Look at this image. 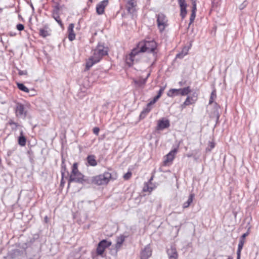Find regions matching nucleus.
<instances>
[{
	"instance_id": "nucleus-51",
	"label": "nucleus",
	"mask_w": 259,
	"mask_h": 259,
	"mask_svg": "<svg viewBox=\"0 0 259 259\" xmlns=\"http://www.w3.org/2000/svg\"><path fill=\"white\" fill-rule=\"evenodd\" d=\"M187 155V157H191L193 156L192 154H188Z\"/></svg>"
},
{
	"instance_id": "nucleus-11",
	"label": "nucleus",
	"mask_w": 259,
	"mask_h": 259,
	"mask_svg": "<svg viewBox=\"0 0 259 259\" xmlns=\"http://www.w3.org/2000/svg\"><path fill=\"white\" fill-rule=\"evenodd\" d=\"M169 126L170 123L169 120L162 118L158 120L156 128L158 131L163 130L164 128H168Z\"/></svg>"
},
{
	"instance_id": "nucleus-53",
	"label": "nucleus",
	"mask_w": 259,
	"mask_h": 259,
	"mask_svg": "<svg viewBox=\"0 0 259 259\" xmlns=\"http://www.w3.org/2000/svg\"><path fill=\"white\" fill-rule=\"evenodd\" d=\"M228 259H233V257L231 256H229L228 258Z\"/></svg>"
},
{
	"instance_id": "nucleus-19",
	"label": "nucleus",
	"mask_w": 259,
	"mask_h": 259,
	"mask_svg": "<svg viewBox=\"0 0 259 259\" xmlns=\"http://www.w3.org/2000/svg\"><path fill=\"white\" fill-rule=\"evenodd\" d=\"M87 160L88 164L91 166H95L97 165V162L94 155H88L87 157Z\"/></svg>"
},
{
	"instance_id": "nucleus-42",
	"label": "nucleus",
	"mask_w": 259,
	"mask_h": 259,
	"mask_svg": "<svg viewBox=\"0 0 259 259\" xmlns=\"http://www.w3.org/2000/svg\"><path fill=\"white\" fill-rule=\"evenodd\" d=\"M16 28L17 29L19 30V31H22L23 30H24V26L23 24H18L16 26Z\"/></svg>"
},
{
	"instance_id": "nucleus-5",
	"label": "nucleus",
	"mask_w": 259,
	"mask_h": 259,
	"mask_svg": "<svg viewBox=\"0 0 259 259\" xmlns=\"http://www.w3.org/2000/svg\"><path fill=\"white\" fill-rule=\"evenodd\" d=\"M108 49L103 45L99 44L96 48L94 50L92 55L96 61L99 62L104 56L107 55Z\"/></svg>"
},
{
	"instance_id": "nucleus-32",
	"label": "nucleus",
	"mask_w": 259,
	"mask_h": 259,
	"mask_svg": "<svg viewBox=\"0 0 259 259\" xmlns=\"http://www.w3.org/2000/svg\"><path fill=\"white\" fill-rule=\"evenodd\" d=\"M179 89H170L168 93L167 96L169 97H173L174 96H177L180 95Z\"/></svg>"
},
{
	"instance_id": "nucleus-24",
	"label": "nucleus",
	"mask_w": 259,
	"mask_h": 259,
	"mask_svg": "<svg viewBox=\"0 0 259 259\" xmlns=\"http://www.w3.org/2000/svg\"><path fill=\"white\" fill-rule=\"evenodd\" d=\"M194 196L195 195L194 193H192L189 195L187 201L183 204V207L184 208H188L190 205L193 202Z\"/></svg>"
},
{
	"instance_id": "nucleus-39",
	"label": "nucleus",
	"mask_w": 259,
	"mask_h": 259,
	"mask_svg": "<svg viewBox=\"0 0 259 259\" xmlns=\"http://www.w3.org/2000/svg\"><path fill=\"white\" fill-rule=\"evenodd\" d=\"M160 98L159 96L157 95L152 101L149 103V105H153L157 102V101Z\"/></svg>"
},
{
	"instance_id": "nucleus-29",
	"label": "nucleus",
	"mask_w": 259,
	"mask_h": 259,
	"mask_svg": "<svg viewBox=\"0 0 259 259\" xmlns=\"http://www.w3.org/2000/svg\"><path fill=\"white\" fill-rule=\"evenodd\" d=\"M8 124L11 126V129L13 131H16L17 128L20 126L18 123L14 122L12 119L9 120Z\"/></svg>"
},
{
	"instance_id": "nucleus-56",
	"label": "nucleus",
	"mask_w": 259,
	"mask_h": 259,
	"mask_svg": "<svg viewBox=\"0 0 259 259\" xmlns=\"http://www.w3.org/2000/svg\"><path fill=\"white\" fill-rule=\"evenodd\" d=\"M243 8H242V6H241V8H240V9H242Z\"/></svg>"
},
{
	"instance_id": "nucleus-33",
	"label": "nucleus",
	"mask_w": 259,
	"mask_h": 259,
	"mask_svg": "<svg viewBox=\"0 0 259 259\" xmlns=\"http://www.w3.org/2000/svg\"><path fill=\"white\" fill-rule=\"evenodd\" d=\"M186 8H187V6L180 7V9H181L180 16H181L182 19H184L186 16V14L187 13Z\"/></svg>"
},
{
	"instance_id": "nucleus-6",
	"label": "nucleus",
	"mask_w": 259,
	"mask_h": 259,
	"mask_svg": "<svg viewBox=\"0 0 259 259\" xmlns=\"http://www.w3.org/2000/svg\"><path fill=\"white\" fill-rule=\"evenodd\" d=\"M27 105H23L21 103H16L14 108L15 115L17 117L25 119L28 114V111L26 109Z\"/></svg>"
},
{
	"instance_id": "nucleus-13",
	"label": "nucleus",
	"mask_w": 259,
	"mask_h": 259,
	"mask_svg": "<svg viewBox=\"0 0 259 259\" xmlns=\"http://www.w3.org/2000/svg\"><path fill=\"white\" fill-rule=\"evenodd\" d=\"M152 249L149 245H146L140 252V255L145 259H148L152 255Z\"/></svg>"
},
{
	"instance_id": "nucleus-4",
	"label": "nucleus",
	"mask_w": 259,
	"mask_h": 259,
	"mask_svg": "<svg viewBox=\"0 0 259 259\" xmlns=\"http://www.w3.org/2000/svg\"><path fill=\"white\" fill-rule=\"evenodd\" d=\"M156 22L157 28L159 32H163L165 28L168 25V19L166 15L162 13H159L156 15Z\"/></svg>"
},
{
	"instance_id": "nucleus-9",
	"label": "nucleus",
	"mask_w": 259,
	"mask_h": 259,
	"mask_svg": "<svg viewBox=\"0 0 259 259\" xmlns=\"http://www.w3.org/2000/svg\"><path fill=\"white\" fill-rule=\"evenodd\" d=\"M60 7L59 5H56L52 11V17L57 22L61 28L63 27V24L59 16Z\"/></svg>"
},
{
	"instance_id": "nucleus-57",
	"label": "nucleus",
	"mask_w": 259,
	"mask_h": 259,
	"mask_svg": "<svg viewBox=\"0 0 259 259\" xmlns=\"http://www.w3.org/2000/svg\"><path fill=\"white\" fill-rule=\"evenodd\" d=\"M243 8H242V6H241V8H240V9H242Z\"/></svg>"
},
{
	"instance_id": "nucleus-20",
	"label": "nucleus",
	"mask_w": 259,
	"mask_h": 259,
	"mask_svg": "<svg viewBox=\"0 0 259 259\" xmlns=\"http://www.w3.org/2000/svg\"><path fill=\"white\" fill-rule=\"evenodd\" d=\"M99 62L92 56L86 62V70H89L95 64Z\"/></svg>"
},
{
	"instance_id": "nucleus-21",
	"label": "nucleus",
	"mask_w": 259,
	"mask_h": 259,
	"mask_svg": "<svg viewBox=\"0 0 259 259\" xmlns=\"http://www.w3.org/2000/svg\"><path fill=\"white\" fill-rule=\"evenodd\" d=\"M152 105H149V103L147 105V107L144 109L141 112V114L140 115V117L141 118H144L145 116L147 115L148 113L150 112V111L151 110Z\"/></svg>"
},
{
	"instance_id": "nucleus-49",
	"label": "nucleus",
	"mask_w": 259,
	"mask_h": 259,
	"mask_svg": "<svg viewBox=\"0 0 259 259\" xmlns=\"http://www.w3.org/2000/svg\"><path fill=\"white\" fill-rule=\"evenodd\" d=\"M209 146L210 148L209 149V151H210L212 149H213L214 147L215 144L213 142H210Z\"/></svg>"
},
{
	"instance_id": "nucleus-14",
	"label": "nucleus",
	"mask_w": 259,
	"mask_h": 259,
	"mask_svg": "<svg viewBox=\"0 0 259 259\" xmlns=\"http://www.w3.org/2000/svg\"><path fill=\"white\" fill-rule=\"evenodd\" d=\"M166 252L169 259H178V253L175 246H171L170 248L167 249Z\"/></svg>"
},
{
	"instance_id": "nucleus-26",
	"label": "nucleus",
	"mask_w": 259,
	"mask_h": 259,
	"mask_svg": "<svg viewBox=\"0 0 259 259\" xmlns=\"http://www.w3.org/2000/svg\"><path fill=\"white\" fill-rule=\"evenodd\" d=\"M39 34L42 37H46L50 35V33L48 30V28H40L39 29Z\"/></svg>"
},
{
	"instance_id": "nucleus-48",
	"label": "nucleus",
	"mask_w": 259,
	"mask_h": 259,
	"mask_svg": "<svg viewBox=\"0 0 259 259\" xmlns=\"http://www.w3.org/2000/svg\"><path fill=\"white\" fill-rule=\"evenodd\" d=\"M249 230H248L246 233L242 234V236H241V237H242V238L245 239V237H247L249 235Z\"/></svg>"
},
{
	"instance_id": "nucleus-22",
	"label": "nucleus",
	"mask_w": 259,
	"mask_h": 259,
	"mask_svg": "<svg viewBox=\"0 0 259 259\" xmlns=\"http://www.w3.org/2000/svg\"><path fill=\"white\" fill-rule=\"evenodd\" d=\"M26 143V139L23 135L22 130L20 131V134L18 137V144L21 146H25Z\"/></svg>"
},
{
	"instance_id": "nucleus-41",
	"label": "nucleus",
	"mask_w": 259,
	"mask_h": 259,
	"mask_svg": "<svg viewBox=\"0 0 259 259\" xmlns=\"http://www.w3.org/2000/svg\"><path fill=\"white\" fill-rule=\"evenodd\" d=\"M178 3L180 5V7L184 6H187V4L186 3L185 0H178Z\"/></svg>"
},
{
	"instance_id": "nucleus-58",
	"label": "nucleus",
	"mask_w": 259,
	"mask_h": 259,
	"mask_svg": "<svg viewBox=\"0 0 259 259\" xmlns=\"http://www.w3.org/2000/svg\"><path fill=\"white\" fill-rule=\"evenodd\" d=\"M90 2H92V0H89Z\"/></svg>"
},
{
	"instance_id": "nucleus-37",
	"label": "nucleus",
	"mask_w": 259,
	"mask_h": 259,
	"mask_svg": "<svg viewBox=\"0 0 259 259\" xmlns=\"http://www.w3.org/2000/svg\"><path fill=\"white\" fill-rule=\"evenodd\" d=\"M153 190V188L152 187H150L147 183H146L145 185V186L143 188V191L144 192H151Z\"/></svg>"
},
{
	"instance_id": "nucleus-16",
	"label": "nucleus",
	"mask_w": 259,
	"mask_h": 259,
	"mask_svg": "<svg viewBox=\"0 0 259 259\" xmlns=\"http://www.w3.org/2000/svg\"><path fill=\"white\" fill-rule=\"evenodd\" d=\"M150 75V73H148L147 75V76L145 78H139V79H133V82L134 83V84H135V85H136L137 87H141L143 85H144L146 81H147V78H148V77Z\"/></svg>"
},
{
	"instance_id": "nucleus-25",
	"label": "nucleus",
	"mask_w": 259,
	"mask_h": 259,
	"mask_svg": "<svg viewBox=\"0 0 259 259\" xmlns=\"http://www.w3.org/2000/svg\"><path fill=\"white\" fill-rule=\"evenodd\" d=\"M189 48L185 47H184L181 53H178L176 55V58L178 59H182L185 56H186L188 52Z\"/></svg>"
},
{
	"instance_id": "nucleus-35",
	"label": "nucleus",
	"mask_w": 259,
	"mask_h": 259,
	"mask_svg": "<svg viewBox=\"0 0 259 259\" xmlns=\"http://www.w3.org/2000/svg\"><path fill=\"white\" fill-rule=\"evenodd\" d=\"M9 254H11L12 256L16 258L18 255L20 254V251L18 249L13 250L12 251L8 252Z\"/></svg>"
},
{
	"instance_id": "nucleus-36",
	"label": "nucleus",
	"mask_w": 259,
	"mask_h": 259,
	"mask_svg": "<svg viewBox=\"0 0 259 259\" xmlns=\"http://www.w3.org/2000/svg\"><path fill=\"white\" fill-rule=\"evenodd\" d=\"M243 245L244 243L239 241V243L238 245V249L237 250V255H241V250L243 248Z\"/></svg>"
},
{
	"instance_id": "nucleus-44",
	"label": "nucleus",
	"mask_w": 259,
	"mask_h": 259,
	"mask_svg": "<svg viewBox=\"0 0 259 259\" xmlns=\"http://www.w3.org/2000/svg\"><path fill=\"white\" fill-rule=\"evenodd\" d=\"M100 131V128L98 127H95L93 128V133L96 135H98Z\"/></svg>"
},
{
	"instance_id": "nucleus-43",
	"label": "nucleus",
	"mask_w": 259,
	"mask_h": 259,
	"mask_svg": "<svg viewBox=\"0 0 259 259\" xmlns=\"http://www.w3.org/2000/svg\"><path fill=\"white\" fill-rule=\"evenodd\" d=\"M164 89H165V87H161L160 88V90H159L157 95L158 96H159L160 97H161L162 94V93L164 92Z\"/></svg>"
},
{
	"instance_id": "nucleus-28",
	"label": "nucleus",
	"mask_w": 259,
	"mask_h": 259,
	"mask_svg": "<svg viewBox=\"0 0 259 259\" xmlns=\"http://www.w3.org/2000/svg\"><path fill=\"white\" fill-rule=\"evenodd\" d=\"M214 108L215 109V110L214 111L213 114V116L216 117L217 121H218L220 117V113L218 110L219 108H220V107L218 103L215 102L214 104Z\"/></svg>"
},
{
	"instance_id": "nucleus-3",
	"label": "nucleus",
	"mask_w": 259,
	"mask_h": 259,
	"mask_svg": "<svg viewBox=\"0 0 259 259\" xmlns=\"http://www.w3.org/2000/svg\"><path fill=\"white\" fill-rule=\"evenodd\" d=\"M111 179V174L108 172H105L102 175H99L92 177L91 183L96 185L107 184Z\"/></svg>"
},
{
	"instance_id": "nucleus-38",
	"label": "nucleus",
	"mask_w": 259,
	"mask_h": 259,
	"mask_svg": "<svg viewBox=\"0 0 259 259\" xmlns=\"http://www.w3.org/2000/svg\"><path fill=\"white\" fill-rule=\"evenodd\" d=\"M132 172L131 171H128L127 172H126V174H125L123 176V179L125 180H129L131 177H132Z\"/></svg>"
},
{
	"instance_id": "nucleus-52",
	"label": "nucleus",
	"mask_w": 259,
	"mask_h": 259,
	"mask_svg": "<svg viewBox=\"0 0 259 259\" xmlns=\"http://www.w3.org/2000/svg\"><path fill=\"white\" fill-rule=\"evenodd\" d=\"M241 255H237V259H240Z\"/></svg>"
},
{
	"instance_id": "nucleus-8",
	"label": "nucleus",
	"mask_w": 259,
	"mask_h": 259,
	"mask_svg": "<svg viewBox=\"0 0 259 259\" xmlns=\"http://www.w3.org/2000/svg\"><path fill=\"white\" fill-rule=\"evenodd\" d=\"M178 151L177 148H174L171 150L166 156L164 157V159L163 162L164 166L168 165L169 163L171 162L175 158V154Z\"/></svg>"
},
{
	"instance_id": "nucleus-45",
	"label": "nucleus",
	"mask_w": 259,
	"mask_h": 259,
	"mask_svg": "<svg viewBox=\"0 0 259 259\" xmlns=\"http://www.w3.org/2000/svg\"><path fill=\"white\" fill-rule=\"evenodd\" d=\"M4 259H14V257L12 256L11 254L8 253L6 256L3 257Z\"/></svg>"
},
{
	"instance_id": "nucleus-1",
	"label": "nucleus",
	"mask_w": 259,
	"mask_h": 259,
	"mask_svg": "<svg viewBox=\"0 0 259 259\" xmlns=\"http://www.w3.org/2000/svg\"><path fill=\"white\" fill-rule=\"evenodd\" d=\"M157 44L154 40L140 41L137 44L136 47L132 49L131 52L126 56V63L130 67L133 66L135 61L137 62L136 56L139 55L141 53H152L155 55L156 54L155 52Z\"/></svg>"
},
{
	"instance_id": "nucleus-7",
	"label": "nucleus",
	"mask_w": 259,
	"mask_h": 259,
	"mask_svg": "<svg viewBox=\"0 0 259 259\" xmlns=\"http://www.w3.org/2000/svg\"><path fill=\"white\" fill-rule=\"evenodd\" d=\"M111 245V242L108 241L107 240L103 239L98 244L96 253L97 255L103 256V254L106 248L108 247Z\"/></svg>"
},
{
	"instance_id": "nucleus-23",
	"label": "nucleus",
	"mask_w": 259,
	"mask_h": 259,
	"mask_svg": "<svg viewBox=\"0 0 259 259\" xmlns=\"http://www.w3.org/2000/svg\"><path fill=\"white\" fill-rule=\"evenodd\" d=\"M125 238V237L124 235H121L117 238V242L115 245L116 253H117L118 249L120 247L121 245L124 241Z\"/></svg>"
},
{
	"instance_id": "nucleus-46",
	"label": "nucleus",
	"mask_w": 259,
	"mask_h": 259,
	"mask_svg": "<svg viewBox=\"0 0 259 259\" xmlns=\"http://www.w3.org/2000/svg\"><path fill=\"white\" fill-rule=\"evenodd\" d=\"M18 74L19 75H26L27 74V71H26V70L23 71V70H19Z\"/></svg>"
},
{
	"instance_id": "nucleus-17",
	"label": "nucleus",
	"mask_w": 259,
	"mask_h": 259,
	"mask_svg": "<svg viewBox=\"0 0 259 259\" xmlns=\"http://www.w3.org/2000/svg\"><path fill=\"white\" fill-rule=\"evenodd\" d=\"M74 27V24L71 23L68 27V39L70 41H72L75 38V34L73 31Z\"/></svg>"
},
{
	"instance_id": "nucleus-10",
	"label": "nucleus",
	"mask_w": 259,
	"mask_h": 259,
	"mask_svg": "<svg viewBox=\"0 0 259 259\" xmlns=\"http://www.w3.org/2000/svg\"><path fill=\"white\" fill-rule=\"evenodd\" d=\"M137 2L135 0H126V9L129 14H133L136 12Z\"/></svg>"
},
{
	"instance_id": "nucleus-47",
	"label": "nucleus",
	"mask_w": 259,
	"mask_h": 259,
	"mask_svg": "<svg viewBox=\"0 0 259 259\" xmlns=\"http://www.w3.org/2000/svg\"><path fill=\"white\" fill-rule=\"evenodd\" d=\"M65 177H63V176H61V180L60 182V186L63 187L65 184V181H64V178Z\"/></svg>"
},
{
	"instance_id": "nucleus-40",
	"label": "nucleus",
	"mask_w": 259,
	"mask_h": 259,
	"mask_svg": "<svg viewBox=\"0 0 259 259\" xmlns=\"http://www.w3.org/2000/svg\"><path fill=\"white\" fill-rule=\"evenodd\" d=\"M220 0H213L212 2V7L213 8H216L219 5Z\"/></svg>"
},
{
	"instance_id": "nucleus-50",
	"label": "nucleus",
	"mask_w": 259,
	"mask_h": 259,
	"mask_svg": "<svg viewBox=\"0 0 259 259\" xmlns=\"http://www.w3.org/2000/svg\"><path fill=\"white\" fill-rule=\"evenodd\" d=\"M239 242L244 244L245 242V239L242 238V237H240L239 238Z\"/></svg>"
},
{
	"instance_id": "nucleus-55",
	"label": "nucleus",
	"mask_w": 259,
	"mask_h": 259,
	"mask_svg": "<svg viewBox=\"0 0 259 259\" xmlns=\"http://www.w3.org/2000/svg\"><path fill=\"white\" fill-rule=\"evenodd\" d=\"M194 158H195V160H197V158L196 157H194Z\"/></svg>"
},
{
	"instance_id": "nucleus-30",
	"label": "nucleus",
	"mask_w": 259,
	"mask_h": 259,
	"mask_svg": "<svg viewBox=\"0 0 259 259\" xmlns=\"http://www.w3.org/2000/svg\"><path fill=\"white\" fill-rule=\"evenodd\" d=\"M217 98V93L216 90L214 88L212 91L211 93L209 100V104L211 105L213 103L214 100Z\"/></svg>"
},
{
	"instance_id": "nucleus-15",
	"label": "nucleus",
	"mask_w": 259,
	"mask_h": 259,
	"mask_svg": "<svg viewBox=\"0 0 259 259\" xmlns=\"http://www.w3.org/2000/svg\"><path fill=\"white\" fill-rule=\"evenodd\" d=\"M196 1H192V9L191 11V14L190 18V22L189 25H190L194 21L196 17Z\"/></svg>"
},
{
	"instance_id": "nucleus-27",
	"label": "nucleus",
	"mask_w": 259,
	"mask_h": 259,
	"mask_svg": "<svg viewBox=\"0 0 259 259\" xmlns=\"http://www.w3.org/2000/svg\"><path fill=\"white\" fill-rule=\"evenodd\" d=\"M66 172H67L68 175L69 174L68 171L67 170V168L66 164L65 163L64 159H62L61 167V176H63V177H65V174Z\"/></svg>"
},
{
	"instance_id": "nucleus-54",
	"label": "nucleus",
	"mask_w": 259,
	"mask_h": 259,
	"mask_svg": "<svg viewBox=\"0 0 259 259\" xmlns=\"http://www.w3.org/2000/svg\"><path fill=\"white\" fill-rule=\"evenodd\" d=\"M153 180V177H152L149 180V181L150 182L151 181H152Z\"/></svg>"
},
{
	"instance_id": "nucleus-18",
	"label": "nucleus",
	"mask_w": 259,
	"mask_h": 259,
	"mask_svg": "<svg viewBox=\"0 0 259 259\" xmlns=\"http://www.w3.org/2000/svg\"><path fill=\"white\" fill-rule=\"evenodd\" d=\"M194 98H195V99L193 97L190 98L189 96H188L183 104L181 105L182 109H184L187 106L194 103L196 101L197 97L194 96Z\"/></svg>"
},
{
	"instance_id": "nucleus-31",
	"label": "nucleus",
	"mask_w": 259,
	"mask_h": 259,
	"mask_svg": "<svg viewBox=\"0 0 259 259\" xmlns=\"http://www.w3.org/2000/svg\"><path fill=\"white\" fill-rule=\"evenodd\" d=\"M180 95L185 96L188 95L191 92L190 87H187L183 89H179Z\"/></svg>"
},
{
	"instance_id": "nucleus-34",
	"label": "nucleus",
	"mask_w": 259,
	"mask_h": 259,
	"mask_svg": "<svg viewBox=\"0 0 259 259\" xmlns=\"http://www.w3.org/2000/svg\"><path fill=\"white\" fill-rule=\"evenodd\" d=\"M18 88L19 90L24 91L26 93H28L29 92V89L25 87L23 83H18L17 84Z\"/></svg>"
},
{
	"instance_id": "nucleus-12",
	"label": "nucleus",
	"mask_w": 259,
	"mask_h": 259,
	"mask_svg": "<svg viewBox=\"0 0 259 259\" xmlns=\"http://www.w3.org/2000/svg\"><path fill=\"white\" fill-rule=\"evenodd\" d=\"M108 0H103L97 5L96 12L99 15L103 14L104 13V9L108 5Z\"/></svg>"
},
{
	"instance_id": "nucleus-2",
	"label": "nucleus",
	"mask_w": 259,
	"mask_h": 259,
	"mask_svg": "<svg viewBox=\"0 0 259 259\" xmlns=\"http://www.w3.org/2000/svg\"><path fill=\"white\" fill-rule=\"evenodd\" d=\"M84 182H85L84 176L78 170L77 163H73L71 174L68 179V187H69L72 182L83 184Z\"/></svg>"
}]
</instances>
